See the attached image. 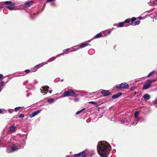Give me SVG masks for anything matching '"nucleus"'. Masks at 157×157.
Instances as JSON below:
<instances>
[{
  "instance_id": "obj_1",
  "label": "nucleus",
  "mask_w": 157,
  "mask_h": 157,
  "mask_svg": "<svg viewBox=\"0 0 157 157\" xmlns=\"http://www.w3.org/2000/svg\"><path fill=\"white\" fill-rule=\"evenodd\" d=\"M111 149L110 144L105 141L99 142L97 146L98 153L101 157H108Z\"/></svg>"
},
{
  "instance_id": "obj_2",
  "label": "nucleus",
  "mask_w": 157,
  "mask_h": 157,
  "mask_svg": "<svg viewBox=\"0 0 157 157\" xmlns=\"http://www.w3.org/2000/svg\"><path fill=\"white\" fill-rule=\"evenodd\" d=\"M25 140L23 139L17 142L16 141V142H14L11 146L13 152L19 149L23 148L25 145Z\"/></svg>"
},
{
  "instance_id": "obj_3",
  "label": "nucleus",
  "mask_w": 157,
  "mask_h": 157,
  "mask_svg": "<svg viewBox=\"0 0 157 157\" xmlns=\"http://www.w3.org/2000/svg\"><path fill=\"white\" fill-rule=\"evenodd\" d=\"M77 92V91H74L72 89H70L67 91L64 92L63 94L61 96V97L64 98L66 97H68L71 96V95H72V96L75 97L76 96L78 95L76 94V93Z\"/></svg>"
},
{
  "instance_id": "obj_4",
  "label": "nucleus",
  "mask_w": 157,
  "mask_h": 157,
  "mask_svg": "<svg viewBox=\"0 0 157 157\" xmlns=\"http://www.w3.org/2000/svg\"><path fill=\"white\" fill-rule=\"evenodd\" d=\"M139 114V113L138 111H137L135 112L134 117H135V120L136 121V123L134 122L132 124L133 125H136L139 121L140 122H142L144 121L145 120L144 118L141 117H138Z\"/></svg>"
},
{
  "instance_id": "obj_5",
  "label": "nucleus",
  "mask_w": 157,
  "mask_h": 157,
  "mask_svg": "<svg viewBox=\"0 0 157 157\" xmlns=\"http://www.w3.org/2000/svg\"><path fill=\"white\" fill-rule=\"evenodd\" d=\"M155 81V80L153 81L151 80H148L146 82L145 84L144 85L143 89L145 90L149 88L150 87L151 83Z\"/></svg>"
},
{
  "instance_id": "obj_6",
  "label": "nucleus",
  "mask_w": 157,
  "mask_h": 157,
  "mask_svg": "<svg viewBox=\"0 0 157 157\" xmlns=\"http://www.w3.org/2000/svg\"><path fill=\"white\" fill-rule=\"evenodd\" d=\"M87 151H84L76 155L74 157H86V154H87ZM65 157H72L71 156L67 155Z\"/></svg>"
},
{
  "instance_id": "obj_7",
  "label": "nucleus",
  "mask_w": 157,
  "mask_h": 157,
  "mask_svg": "<svg viewBox=\"0 0 157 157\" xmlns=\"http://www.w3.org/2000/svg\"><path fill=\"white\" fill-rule=\"evenodd\" d=\"M128 84L126 82H123L121 83L119 86H116V88L117 89L120 88L126 89L129 87Z\"/></svg>"
},
{
  "instance_id": "obj_8",
  "label": "nucleus",
  "mask_w": 157,
  "mask_h": 157,
  "mask_svg": "<svg viewBox=\"0 0 157 157\" xmlns=\"http://www.w3.org/2000/svg\"><path fill=\"white\" fill-rule=\"evenodd\" d=\"M132 121H131V120L129 119H125L122 122V123L124 125L129 126L131 125V122H132Z\"/></svg>"
},
{
  "instance_id": "obj_9",
  "label": "nucleus",
  "mask_w": 157,
  "mask_h": 157,
  "mask_svg": "<svg viewBox=\"0 0 157 157\" xmlns=\"http://www.w3.org/2000/svg\"><path fill=\"white\" fill-rule=\"evenodd\" d=\"M101 93L104 97H107L111 94L109 91L107 90H101Z\"/></svg>"
},
{
  "instance_id": "obj_10",
  "label": "nucleus",
  "mask_w": 157,
  "mask_h": 157,
  "mask_svg": "<svg viewBox=\"0 0 157 157\" xmlns=\"http://www.w3.org/2000/svg\"><path fill=\"white\" fill-rule=\"evenodd\" d=\"M90 45V44H88L87 43H86L85 42H83L82 43L79 44V45H78V47L76 48V50H78V49L79 48H82L84 47H85L86 46H88V45Z\"/></svg>"
},
{
  "instance_id": "obj_11",
  "label": "nucleus",
  "mask_w": 157,
  "mask_h": 157,
  "mask_svg": "<svg viewBox=\"0 0 157 157\" xmlns=\"http://www.w3.org/2000/svg\"><path fill=\"white\" fill-rule=\"evenodd\" d=\"M45 64L44 63H42L40 64H39L36 65L35 67H34L33 69V71L35 72L40 67H41L44 66Z\"/></svg>"
},
{
  "instance_id": "obj_12",
  "label": "nucleus",
  "mask_w": 157,
  "mask_h": 157,
  "mask_svg": "<svg viewBox=\"0 0 157 157\" xmlns=\"http://www.w3.org/2000/svg\"><path fill=\"white\" fill-rule=\"evenodd\" d=\"M40 110H38L34 112L33 113L30 114L29 115V117L30 118H32L34 117L37 115L38 113H40Z\"/></svg>"
},
{
  "instance_id": "obj_13",
  "label": "nucleus",
  "mask_w": 157,
  "mask_h": 157,
  "mask_svg": "<svg viewBox=\"0 0 157 157\" xmlns=\"http://www.w3.org/2000/svg\"><path fill=\"white\" fill-rule=\"evenodd\" d=\"M15 4L14 3H12L9 6H6V8H8L9 10H14V6Z\"/></svg>"
},
{
  "instance_id": "obj_14",
  "label": "nucleus",
  "mask_w": 157,
  "mask_h": 157,
  "mask_svg": "<svg viewBox=\"0 0 157 157\" xmlns=\"http://www.w3.org/2000/svg\"><path fill=\"white\" fill-rule=\"evenodd\" d=\"M102 35V34L101 33H98V34H97V35H96L94 36V37L93 38H92V39H91L90 40H89L88 41L90 42V41L91 40H92L93 39H96V38H100V37H101V36Z\"/></svg>"
},
{
  "instance_id": "obj_15",
  "label": "nucleus",
  "mask_w": 157,
  "mask_h": 157,
  "mask_svg": "<svg viewBox=\"0 0 157 157\" xmlns=\"http://www.w3.org/2000/svg\"><path fill=\"white\" fill-rule=\"evenodd\" d=\"M33 3V2L31 1H29L26 2L24 4V7L26 8L29 7L32 5Z\"/></svg>"
},
{
  "instance_id": "obj_16",
  "label": "nucleus",
  "mask_w": 157,
  "mask_h": 157,
  "mask_svg": "<svg viewBox=\"0 0 157 157\" xmlns=\"http://www.w3.org/2000/svg\"><path fill=\"white\" fill-rule=\"evenodd\" d=\"M122 94V93L121 92H119L114 95H113L112 96V98L113 99H116L121 95Z\"/></svg>"
},
{
  "instance_id": "obj_17",
  "label": "nucleus",
  "mask_w": 157,
  "mask_h": 157,
  "mask_svg": "<svg viewBox=\"0 0 157 157\" xmlns=\"http://www.w3.org/2000/svg\"><path fill=\"white\" fill-rule=\"evenodd\" d=\"M10 130L11 132H15L16 130V128L14 124L12 125L10 127Z\"/></svg>"
},
{
  "instance_id": "obj_18",
  "label": "nucleus",
  "mask_w": 157,
  "mask_h": 157,
  "mask_svg": "<svg viewBox=\"0 0 157 157\" xmlns=\"http://www.w3.org/2000/svg\"><path fill=\"white\" fill-rule=\"evenodd\" d=\"M124 22H121L118 23V24H114V26L116 25L118 27H121L124 26Z\"/></svg>"
},
{
  "instance_id": "obj_19",
  "label": "nucleus",
  "mask_w": 157,
  "mask_h": 157,
  "mask_svg": "<svg viewBox=\"0 0 157 157\" xmlns=\"http://www.w3.org/2000/svg\"><path fill=\"white\" fill-rule=\"evenodd\" d=\"M143 98L145 100H148L150 99V97L149 95L146 94L143 96Z\"/></svg>"
},
{
  "instance_id": "obj_20",
  "label": "nucleus",
  "mask_w": 157,
  "mask_h": 157,
  "mask_svg": "<svg viewBox=\"0 0 157 157\" xmlns=\"http://www.w3.org/2000/svg\"><path fill=\"white\" fill-rule=\"evenodd\" d=\"M47 101L49 103H52L54 102V100L53 98H50L47 99Z\"/></svg>"
},
{
  "instance_id": "obj_21",
  "label": "nucleus",
  "mask_w": 157,
  "mask_h": 157,
  "mask_svg": "<svg viewBox=\"0 0 157 157\" xmlns=\"http://www.w3.org/2000/svg\"><path fill=\"white\" fill-rule=\"evenodd\" d=\"M6 151L8 153L13 152L11 146L7 147Z\"/></svg>"
},
{
  "instance_id": "obj_22",
  "label": "nucleus",
  "mask_w": 157,
  "mask_h": 157,
  "mask_svg": "<svg viewBox=\"0 0 157 157\" xmlns=\"http://www.w3.org/2000/svg\"><path fill=\"white\" fill-rule=\"evenodd\" d=\"M157 1L156 0H151L150 2H149V3H153V4H152V5L155 6L156 5L157 3Z\"/></svg>"
},
{
  "instance_id": "obj_23",
  "label": "nucleus",
  "mask_w": 157,
  "mask_h": 157,
  "mask_svg": "<svg viewBox=\"0 0 157 157\" xmlns=\"http://www.w3.org/2000/svg\"><path fill=\"white\" fill-rule=\"evenodd\" d=\"M95 51L93 49L89 50L88 52V53L90 55H92L94 53Z\"/></svg>"
},
{
  "instance_id": "obj_24",
  "label": "nucleus",
  "mask_w": 157,
  "mask_h": 157,
  "mask_svg": "<svg viewBox=\"0 0 157 157\" xmlns=\"http://www.w3.org/2000/svg\"><path fill=\"white\" fill-rule=\"evenodd\" d=\"M155 71H153L152 72H150L149 74L147 76V78H149L151 76H152L155 73Z\"/></svg>"
},
{
  "instance_id": "obj_25",
  "label": "nucleus",
  "mask_w": 157,
  "mask_h": 157,
  "mask_svg": "<svg viewBox=\"0 0 157 157\" xmlns=\"http://www.w3.org/2000/svg\"><path fill=\"white\" fill-rule=\"evenodd\" d=\"M6 112V110L3 109H0V113L3 114Z\"/></svg>"
},
{
  "instance_id": "obj_26",
  "label": "nucleus",
  "mask_w": 157,
  "mask_h": 157,
  "mask_svg": "<svg viewBox=\"0 0 157 157\" xmlns=\"http://www.w3.org/2000/svg\"><path fill=\"white\" fill-rule=\"evenodd\" d=\"M42 89L44 90H45L46 91H48V89L49 88V86H43L42 87Z\"/></svg>"
},
{
  "instance_id": "obj_27",
  "label": "nucleus",
  "mask_w": 157,
  "mask_h": 157,
  "mask_svg": "<svg viewBox=\"0 0 157 157\" xmlns=\"http://www.w3.org/2000/svg\"><path fill=\"white\" fill-rule=\"evenodd\" d=\"M4 85L5 84L4 82L3 81L2 82L0 83V88H1V90H2Z\"/></svg>"
},
{
  "instance_id": "obj_28",
  "label": "nucleus",
  "mask_w": 157,
  "mask_h": 157,
  "mask_svg": "<svg viewBox=\"0 0 157 157\" xmlns=\"http://www.w3.org/2000/svg\"><path fill=\"white\" fill-rule=\"evenodd\" d=\"M69 99L70 100L72 99L75 102H77L79 100V98H70Z\"/></svg>"
},
{
  "instance_id": "obj_29",
  "label": "nucleus",
  "mask_w": 157,
  "mask_h": 157,
  "mask_svg": "<svg viewBox=\"0 0 157 157\" xmlns=\"http://www.w3.org/2000/svg\"><path fill=\"white\" fill-rule=\"evenodd\" d=\"M86 109V108H83L82 109H81V110H79V111H77L76 113V115H78V114H79L80 113H81L82 111L83 110H84L85 109Z\"/></svg>"
},
{
  "instance_id": "obj_30",
  "label": "nucleus",
  "mask_w": 157,
  "mask_h": 157,
  "mask_svg": "<svg viewBox=\"0 0 157 157\" xmlns=\"http://www.w3.org/2000/svg\"><path fill=\"white\" fill-rule=\"evenodd\" d=\"M30 72V71L29 70H25L24 72H23L22 74H24V72H25L26 74H28Z\"/></svg>"
},
{
  "instance_id": "obj_31",
  "label": "nucleus",
  "mask_w": 157,
  "mask_h": 157,
  "mask_svg": "<svg viewBox=\"0 0 157 157\" xmlns=\"http://www.w3.org/2000/svg\"><path fill=\"white\" fill-rule=\"evenodd\" d=\"M21 108V106H18V107H16L14 109V110L15 111L17 112V110L20 109Z\"/></svg>"
},
{
  "instance_id": "obj_32",
  "label": "nucleus",
  "mask_w": 157,
  "mask_h": 157,
  "mask_svg": "<svg viewBox=\"0 0 157 157\" xmlns=\"http://www.w3.org/2000/svg\"><path fill=\"white\" fill-rule=\"evenodd\" d=\"M130 22V20L129 19H126L124 21V23H129Z\"/></svg>"
},
{
  "instance_id": "obj_33",
  "label": "nucleus",
  "mask_w": 157,
  "mask_h": 157,
  "mask_svg": "<svg viewBox=\"0 0 157 157\" xmlns=\"http://www.w3.org/2000/svg\"><path fill=\"white\" fill-rule=\"evenodd\" d=\"M140 23V21L139 20L135 22L134 25H139Z\"/></svg>"
},
{
  "instance_id": "obj_34",
  "label": "nucleus",
  "mask_w": 157,
  "mask_h": 157,
  "mask_svg": "<svg viewBox=\"0 0 157 157\" xmlns=\"http://www.w3.org/2000/svg\"><path fill=\"white\" fill-rule=\"evenodd\" d=\"M12 2L10 1H6L4 2V3L6 5L11 4Z\"/></svg>"
},
{
  "instance_id": "obj_35",
  "label": "nucleus",
  "mask_w": 157,
  "mask_h": 157,
  "mask_svg": "<svg viewBox=\"0 0 157 157\" xmlns=\"http://www.w3.org/2000/svg\"><path fill=\"white\" fill-rule=\"evenodd\" d=\"M153 102L155 104H157V98H156V99L155 100L153 101ZM156 107H157V104H156L155 105Z\"/></svg>"
},
{
  "instance_id": "obj_36",
  "label": "nucleus",
  "mask_w": 157,
  "mask_h": 157,
  "mask_svg": "<svg viewBox=\"0 0 157 157\" xmlns=\"http://www.w3.org/2000/svg\"><path fill=\"white\" fill-rule=\"evenodd\" d=\"M89 103H91V104H94V105H96V104H98L97 102H96V101H90V102H89Z\"/></svg>"
},
{
  "instance_id": "obj_37",
  "label": "nucleus",
  "mask_w": 157,
  "mask_h": 157,
  "mask_svg": "<svg viewBox=\"0 0 157 157\" xmlns=\"http://www.w3.org/2000/svg\"><path fill=\"white\" fill-rule=\"evenodd\" d=\"M136 20V18L135 17H133L131 19V21L133 22Z\"/></svg>"
},
{
  "instance_id": "obj_38",
  "label": "nucleus",
  "mask_w": 157,
  "mask_h": 157,
  "mask_svg": "<svg viewBox=\"0 0 157 157\" xmlns=\"http://www.w3.org/2000/svg\"><path fill=\"white\" fill-rule=\"evenodd\" d=\"M8 112L10 113H12L14 111V110L11 109H9L8 110Z\"/></svg>"
},
{
  "instance_id": "obj_39",
  "label": "nucleus",
  "mask_w": 157,
  "mask_h": 157,
  "mask_svg": "<svg viewBox=\"0 0 157 157\" xmlns=\"http://www.w3.org/2000/svg\"><path fill=\"white\" fill-rule=\"evenodd\" d=\"M24 115L23 114H21L19 116V117L22 118L24 117Z\"/></svg>"
},
{
  "instance_id": "obj_40",
  "label": "nucleus",
  "mask_w": 157,
  "mask_h": 157,
  "mask_svg": "<svg viewBox=\"0 0 157 157\" xmlns=\"http://www.w3.org/2000/svg\"><path fill=\"white\" fill-rule=\"evenodd\" d=\"M52 61V60H51L50 59H48V60H47V61L46 62H45L44 63V64H47L48 63V62H51Z\"/></svg>"
},
{
  "instance_id": "obj_41",
  "label": "nucleus",
  "mask_w": 157,
  "mask_h": 157,
  "mask_svg": "<svg viewBox=\"0 0 157 157\" xmlns=\"http://www.w3.org/2000/svg\"><path fill=\"white\" fill-rule=\"evenodd\" d=\"M78 47V45L74 46L73 47V49L74 50V51H76L77 50H76V49Z\"/></svg>"
},
{
  "instance_id": "obj_42",
  "label": "nucleus",
  "mask_w": 157,
  "mask_h": 157,
  "mask_svg": "<svg viewBox=\"0 0 157 157\" xmlns=\"http://www.w3.org/2000/svg\"><path fill=\"white\" fill-rule=\"evenodd\" d=\"M64 53H61V54H58V55H57L56 56V58H57L59 56H60L61 55H64Z\"/></svg>"
},
{
  "instance_id": "obj_43",
  "label": "nucleus",
  "mask_w": 157,
  "mask_h": 157,
  "mask_svg": "<svg viewBox=\"0 0 157 157\" xmlns=\"http://www.w3.org/2000/svg\"><path fill=\"white\" fill-rule=\"evenodd\" d=\"M69 50V48H67L65 49H64L63 50V52H66Z\"/></svg>"
},
{
  "instance_id": "obj_44",
  "label": "nucleus",
  "mask_w": 157,
  "mask_h": 157,
  "mask_svg": "<svg viewBox=\"0 0 157 157\" xmlns=\"http://www.w3.org/2000/svg\"><path fill=\"white\" fill-rule=\"evenodd\" d=\"M40 90L41 91V93L42 94L44 93V91H45V90H44L43 89V90L40 89Z\"/></svg>"
},
{
  "instance_id": "obj_45",
  "label": "nucleus",
  "mask_w": 157,
  "mask_h": 157,
  "mask_svg": "<svg viewBox=\"0 0 157 157\" xmlns=\"http://www.w3.org/2000/svg\"><path fill=\"white\" fill-rule=\"evenodd\" d=\"M136 88V87L135 86H133V87H132L131 89V91H132L133 90L135 89Z\"/></svg>"
},
{
  "instance_id": "obj_46",
  "label": "nucleus",
  "mask_w": 157,
  "mask_h": 157,
  "mask_svg": "<svg viewBox=\"0 0 157 157\" xmlns=\"http://www.w3.org/2000/svg\"><path fill=\"white\" fill-rule=\"evenodd\" d=\"M97 93V92H92V93H90V94L89 95H92L93 94H94L95 93Z\"/></svg>"
},
{
  "instance_id": "obj_47",
  "label": "nucleus",
  "mask_w": 157,
  "mask_h": 157,
  "mask_svg": "<svg viewBox=\"0 0 157 157\" xmlns=\"http://www.w3.org/2000/svg\"><path fill=\"white\" fill-rule=\"evenodd\" d=\"M55 59L56 57H52L51 59V60H52V61L54 60Z\"/></svg>"
},
{
  "instance_id": "obj_48",
  "label": "nucleus",
  "mask_w": 157,
  "mask_h": 157,
  "mask_svg": "<svg viewBox=\"0 0 157 157\" xmlns=\"http://www.w3.org/2000/svg\"><path fill=\"white\" fill-rule=\"evenodd\" d=\"M3 75L1 74H0V79L2 78L3 77Z\"/></svg>"
},
{
  "instance_id": "obj_49",
  "label": "nucleus",
  "mask_w": 157,
  "mask_h": 157,
  "mask_svg": "<svg viewBox=\"0 0 157 157\" xmlns=\"http://www.w3.org/2000/svg\"><path fill=\"white\" fill-rule=\"evenodd\" d=\"M134 122H135V123H136V121L135 120V119L134 120V121H133V122L132 123H131V124L133 125V124H132L134 123Z\"/></svg>"
},
{
  "instance_id": "obj_50",
  "label": "nucleus",
  "mask_w": 157,
  "mask_h": 157,
  "mask_svg": "<svg viewBox=\"0 0 157 157\" xmlns=\"http://www.w3.org/2000/svg\"><path fill=\"white\" fill-rule=\"evenodd\" d=\"M4 7L3 6H0V9Z\"/></svg>"
},
{
  "instance_id": "obj_51",
  "label": "nucleus",
  "mask_w": 157,
  "mask_h": 157,
  "mask_svg": "<svg viewBox=\"0 0 157 157\" xmlns=\"http://www.w3.org/2000/svg\"><path fill=\"white\" fill-rule=\"evenodd\" d=\"M24 136H25V139H26L27 138V135H23Z\"/></svg>"
},
{
  "instance_id": "obj_52",
  "label": "nucleus",
  "mask_w": 157,
  "mask_h": 157,
  "mask_svg": "<svg viewBox=\"0 0 157 157\" xmlns=\"http://www.w3.org/2000/svg\"><path fill=\"white\" fill-rule=\"evenodd\" d=\"M48 92L49 93H51L52 92V90H50Z\"/></svg>"
},
{
  "instance_id": "obj_53",
  "label": "nucleus",
  "mask_w": 157,
  "mask_h": 157,
  "mask_svg": "<svg viewBox=\"0 0 157 157\" xmlns=\"http://www.w3.org/2000/svg\"><path fill=\"white\" fill-rule=\"evenodd\" d=\"M2 144V141H0V147L1 146V145Z\"/></svg>"
},
{
  "instance_id": "obj_54",
  "label": "nucleus",
  "mask_w": 157,
  "mask_h": 157,
  "mask_svg": "<svg viewBox=\"0 0 157 157\" xmlns=\"http://www.w3.org/2000/svg\"><path fill=\"white\" fill-rule=\"evenodd\" d=\"M111 33V31H109L108 32V34H110Z\"/></svg>"
},
{
  "instance_id": "obj_55",
  "label": "nucleus",
  "mask_w": 157,
  "mask_h": 157,
  "mask_svg": "<svg viewBox=\"0 0 157 157\" xmlns=\"http://www.w3.org/2000/svg\"><path fill=\"white\" fill-rule=\"evenodd\" d=\"M139 19L141 20V19H142V17H139Z\"/></svg>"
},
{
  "instance_id": "obj_56",
  "label": "nucleus",
  "mask_w": 157,
  "mask_h": 157,
  "mask_svg": "<svg viewBox=\"0 0 157 157\" xmlns=\"http://www.w3.org/2000/svg\"><path fill=\"white\" fill-rule=\"evenodd\" d=\"M17 75V76H21V75Z\"/></svg>"
},
{
  "instance_id": "obj_57",
  "label": "nucleus",
  "mask_w": 157,
  "mask_h": 157,
  "mask_svg": "<svg viewBox=\"0 0 157 157\" xmlns=\"http://www.w3.org/2000/svg\"><path fill=\"white\" fill-rule=\"evenodd\" d=\"M51 4H52V5H54V3H51Z\"/></svg>"
},
{
  "instance_id": "obj_58",
  "label": "nucleus",
  "mask_w": 157,
  "mask_h": 157,
  "mask_svg": "<svg viewBox=\"0 0 157 157\" xmlns=\"http://www.w3.org/2000/svg\"><path fill=\"white\" fill-rule=\"evenodd\" d=\"M1 88H0V92L2 91Z\"/></svg>"
},
{
  "instance_id": "obj_59",
  "label": "nucleus",
  "mask_w": 157,
  "mask_h": 157,
  "mask_svg": "<svg viewBox=\"0 0 157 157\" xmlns=\"http://www.w3.org/2000/svg\"><path fill=\"white\" fill-rule=\"evenodd\" d=\"M63 79H62V80H61V81L62 82L63 81Z\"/></svg>"
},
{
  "instance_id": "obj_60",
  "label": "nucleus",
  "mask_w": 157,
  "mask_h": 157,
  "mask_svg": "<svg viewBox=\"0 0 157 157\" xmlns=\"http://www.w3.org/2000/svg\"><path fill=\"white\" fill-rule=\"evenodd\" d=\"M136 94V92H135V94Z\"/></svg>"
},
{
  "instance_id": "obj_61",
  "label": "nucleus",
  "mask_w": 157,
  "mask_h": 157,
  "mask_svg": "<svg viewBox=\"0 0 157 157\" xmlns=\"http://www.w3.org/2000/svg\"><path fill=\"white\" fill-rule=\"evenodd\" d=\"M47 94V93H44V94Z\"/></svg>"
},
{
  "instance_id": "obj_62",
  "label": "nucleus",
  "mask_w": 157,
  "mask_h": 157,
  "mask_svg": "<svg viewBox=\"0 0 157 157\" xmlns=\"http://www.w3.org/2000/svg\"><path fill=\"white\" fill-rule=\"evenodd\" d=\"M131 25H134L132 24H132H131Z\"/></svg>"
}]
</instances>
